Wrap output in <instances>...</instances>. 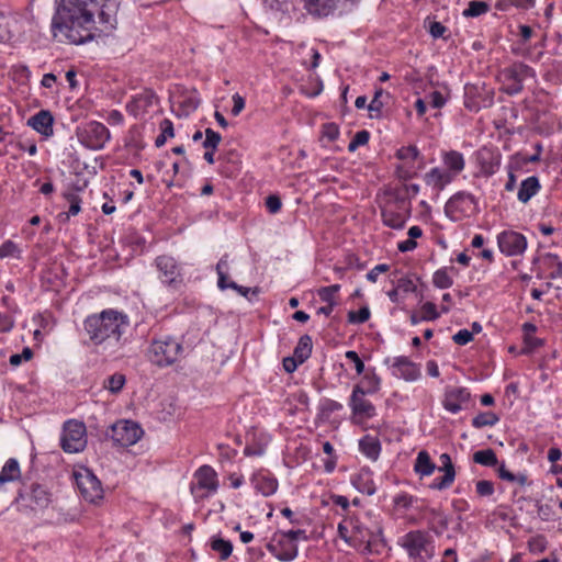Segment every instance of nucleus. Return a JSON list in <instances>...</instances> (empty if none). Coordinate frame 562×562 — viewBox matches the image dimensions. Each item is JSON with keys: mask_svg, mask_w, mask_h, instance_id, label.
Wrapping results in <instances>:
<instances>
[{"mask_svg": "<svg viewBox=\"0 0 562 562\" xmlns=\"http://www.w3.org/2000/svg\"><path fill=\"white\" fill-rule=\"evenodd\" d=\"M360 0H304V9L314 18L323 19L333 15L337 9L340 14L350 11Z\"/></svg>", "mask_w": 562, "mask_h": 562, "instance_id": "obj_7", "label": "nucleus"}, {"mask_svg": "<svg viewBox=\"0 0 562 562\" xmlns=\"http://www.w3.org/2000/svg\"><path fill=\"white\" fill-rule=\"evenodd\" d=\"M13 37L12 31L9 29V21L1 15L0 16V42H9Z\"/></svg>", "mask_w": 562, "mask_h": 562, "instance_id": "obj_64", "label": "nucleus"}, {"mask_svg": "<svg viewBox=\"0 0 562 562\" xmlns=\"http://www.w3.org/2000/svg\"><path fill=\"white\" fill-rule=\"evenodd\" d=\"M395 210L391 207H383L381 210L382 222L385 226L393 229H402L405 226L411 211L409 209H406V202L403 196L395 198Z\"/></svg>", "mask_w": 562, "mask_h": 562, "instance_id": "obj_13", "label": "nucleus"}, {"mask_svg": "<svg viewBox=\"0 0 562 562\" xmlns=\"http://www.w3.org/2000/svg\"><path fill=\"white\" fill-rule=\"evenodd\" d=\"M456 477H453L450 473L443 474L441 477L435 479L432 483L429 485L431 490H447L451 486Z\"/></svg>", "mask_w": 562, "mask_h": 562, "instance_id": "obj_53", "label": "nucleus"}, {"mask_svg": "<svg viewBox=\"0 0 562 562\" xmlns=\"http://www.w3.org/2000/svg\"><path fill=\"white\" fill-rule=\"evenodd\" d=\"M469 212L471 214H477L480 209L477 199L467 191L454 193L445 204V214L452 221H456V213L467 215Z\"/></svg>", "mask_w": 562, "mask_h": 562, "instance_id": "obj_10", "label": "nucleus"}, {"mask_svg": "<svg viewBox=\"0 0 562 562\" xmlns=\"http://www.w3.org/2000/svg\"><path fill=\"white\" fill-rule=\"evenodd\" d=\"M63 196L65 200L69 202V210L68 212H63L58 215V218L60 222H67L69 221L70 216H75L79 214L81 211V199L80 196L75 193L74 191H66L63 193Z\"/></svg>", "mask_w": 562, "mask_h": 562, "instance_id": "obj_30", "label": "nucleus"}, {"mask_svg": "<svg viewBox=\"0 0 562 562\" xmlns=\"http://www.w3.org/2000/svg\"><path fill=\"white\" fill-rule=\"evenodd\" d=\"M194 477L196 480V486L209 492H216L218 487L217 474L214 469L210 465L200 467Z\"/></svg>", "mask_w": 562, "mask_h": 562, "instance_id": "obj_20", "label": "nucleus"}, {"mask_svg": "<svg viewBox=\"0 0 562 562\" xmlns=\"http://www.w3.org/2000/svg\"><path fill=\"white\" fill-rule=\"evenodd\" d=\"M211 548L213 551L220 554L222 561L227 560L233 552V543L220 536L212 537Z\"/></svg>", "mask_w": 562, "mask_h": 562, "instance_id": "obj_34", "label": "nucleus"}, {"mask_svg": "<svg viewBox=\"0 0 562 562\" xmlns=\"http://www.w3.org/2000/svg\"><path fill=\"white\" fill-rule=\"evenodd\" d=\"M359 450L370 460L376 461L381 453V442L376 437L366 435L359 440Z\"/></svg>", "mask_w": 562, "mask_h": 562, "instance_id": "obj_25", "label": "nucleus"}, {"mask_svg": "<svg viewBox=\"0 0 562 562\" xmlns=\"http://www.w3.org/2000/svg\"><path fill=\"white\" fill-rule=\"evenodd\" d=\"M499 422V417L493 412H483L477 414L472 419V426L474 428H483L485 426H494Z\"/></svg>", "mask_w": 562, "mask_h": 562, "instance_id": "obj_38", "label": "nucleus"}, {"mask_svg": "<svg viewBox=\"0 0 562 562\" xmlns=\"http://www.w3.org/2000/svg\"><path fill=\"white\" fill-rule=\"evenodd\" d=\"M403 547L414 562H429L434 555V546L423 531H411L405 535Z\"/></svg>", "mask_w": 562, "mask_h": 562, "instance_id": "obj_5", "label": "nucleus"}, {"mask_svg": "<svg viewBox=\"0 0 562 562\" xmlns=\"http://www.w3.org/2000/svg\"><path fill=\"white\" fill-rule=\"evenodd\" d=\"M322 135L329 142H334L339 136V128L335 123H326L323 125Z\"/></svg>", "mask_w": 562, "mask_h": 562, "instance_id": "obj_61", "label": "nucleus"}, {"mask_svg": "<svg viewBox=\"0 0 562 562\" xmlns=\"http://www.w3.org/2000/svg\"><path fill=\"white\" fill-rule=\"evenodd\" d=\"M398 160H419L423 159L419 149L415 145L403 146L395 153Z\"/></svg>", "mask_w": 562, "mask_h": 562, "instance_id": "obj_43", "label": "nucleus"}, {"mask_svg": "<svg viewBox=\"0 0 562 562\" xmlns=\"http://www.w3.org/2000/svg\"><path fill=\"white\" fill-rule=\"evenodd\" d=\"M415 501L416 497L408 495L406 493H401L394 497L393 502L395 506L408 509Z\"/></svg>", "mask_w": 562, "mask_h": 562, "instance_id": "obj_62", "label": "nucleus"}, {"mask_svg": "<svg viewBox=\"0 0 562 562\" xmlns=\"http://www.w3.org/2000/svg\"><path fill=\"white\" fill-rule=\"evenodd\" d=\"M484 86L479 87L477 85H465L464 87V106L472 111L477 112L482 108L492 105L493 95L483 97Z\"/></svg>", "mask_w": 562, "mask_h": 562, "instance_id": "obj_15", "label": "nucleus"}, {"mask_svg": "<svg viewBox=\"0 0 562 562\" xmlns=\"http://www.w3.org/2000/svg\"><path fill=\"white\" fill-rule=\"evenodd\" d=\"M439 460L441 463L439 470L442 471L445 474L450 473L453 477H456V469L452 463L451 457L448 453H442Z\"/></svg>", "mask_w": 562, "mask_h": 562, "instance_id": "obj_59", "label": "nucleus"}, {"mask_svg": "<svg viewBox=\"0 0 562 562\" xmlns=\"http://www.w3.org/2000/svg\"><path fill=\"white\" fill-rule=\"evenodd\" d=\"M454 344L465 346L473 340V333L468 329H460L452 336Z\"/></svg>", "mask_w": 562, "mask_h": 562, "instance_id": "obj_58", "label": "nucleus"}, {"mask_svg": "<svg viewBox=\"0 0 562 562\" xmlns=\"http://www.w3.org/2000/svg\"><path fill=\"white\" fill-rule=\"evenodd\" d=\"M77 135L80 143L91 150L102 149L111 136L109 128L98 121L88 122Z\"/></svg>", "mask_w": 562, "mask_h": 562, "instance_id": "obj_8", "label": "nucleus"}, {"mask_svg": "<svg viewBox=\"0 0 562 562\" xmlns=\"http://www.w3.org/2000/svg\"><path fill=\"white\" fill-rule=\"evenodd\" d=\"M340 290L339 284H333L328 286H323L317 290V295L323 302H326L327 304L336 305V301L334 299V295Z\"/></svg>", "mask_w": 562, "mask_h": 562, "instance_id": "obj_46", "label": "nucleus"}, {"mask_svg": "<svg viewBox=\"0 0 562 562\" xmlns=\"http://www.w3.org/2000/svg\"><path fill=\"white\" fill-rule=\"evenodd\" d=\"M351 482L355 488L362 494L373 495L375 493V485L370 470L362 469L352 477Z\"/></svg>", "mask_w": 562, "mask_h": 562, "instance_id": "obj_24", "label": "nucleus"}, {"mask_svg": "<svg viewBox=\"0 0 562 562\" xmlns=\"http://www.w3.org/2000/svg\"><path fill=\"white\" fill-rule=\"evenodd\" d=\"M125 383V375L123 373L116 372L104 380L103 387L109 390L113 394H117L122 391Z\"/></svg>", "mask_w": 562, "mask_h": 562, "instance_id": "obj_36", "label": "nucleus"}, {"mask_svg": "<svg viewBox=\"0 0 562 562\" xmlns=\"http://www.w3.org/2000/svg\"><path fill=\"white\" fill-rule=\"evenodd\" d=\"M266 207L271 214H277L281 207V198L278 194H270L266 198Z\"/></svg>", "mask_w": 562, "mask_h": 562, "instance_id": "obj_57", "label": "nucleus"}, {"mask_svg": "<svg viewBox=\"0 0 562 562\" xmlns=\"http://www.w3.org/2000/svg\"><path fill=\"white\" fill-rule=\"evenodd\" d=\"M204 134H205V139L202 144L203 147L205 149H212V151H215L222 140L221 134L210 127H207L205 130Z\"/></svg>", "mask_w": 562, "mask_h": 562, "instance_id": "obj_47", "label": "nucleus"}, {"mask_svg": "<svg viewBox=\"0 0 562 562\" xmlns=\"http://www.w3.org/2000/svg\"><path fill=\"white\" fill-rule=\"evenodd\" d=\"M442 161L453 175H459L465 167L463 155L457 150L445 151Z\"/></svg>", "mask_w": 562, "mask_h": 562, "instance_id": "obj_27", "label": "nucleus"}, {"mask_svg": "<svg viewBox=\"0 0 562 562\" xmlns=\"http://www.w3.org/2000/svg\"><path fill=\"white\" fill-rule=\"evenodd\" d=\"M497 245L502 254L515 257L524 254L527 248V239L518 232L504 231L497 236Z\"/></svg>", "mask_w": 562, "mask_h": 562, "instance_id": "obj_12", "label": "nucleus"}, {"mask_svg": "<svg viewBox=\"0 0 562 562\" xmlns=\"http://www.w3.org/2000/svg\"><path fill=\"white\" fill-rule=\"evenodd\" d=\"M490 7L484 1H470L468 8L463 11V15L467 18H476L488 11Z\"/></svg>", "mask_w": 562, "mask_h": 562, "instance_id": "obj_42", "label": "nucleus"}, {"mask_svg": "<svg viewBox=\"0 0 562 562\" xmlns=\"http://www.w3.org/2000/svg\"><path fill=\"white\" fill-rule=\"evenodd\" d=\"M544 261L552 269L550 272L551 279H557L562 277V261L559 259L558 255L548 252L544 255Z\"/></svg>", "mask_w": 562, "mask_h": 562, "instance_id": "obj_44", "label": "nucleus"}, {"mask_svg": "<svg viewBox=\"0 0 562 562\" xmlns=\"http://www.w3.org/2000/svg\"><path fill=\"white\" fill-rule=\"evenodd\" d=\"M128 326V316L113 308L89 315L83 321V329L89 336L90 342L95 346L111 340L120 342Z\"/></svg>", "mask_w": 562, "mask_h": 562, "instance_id": "obj_2", "label": "nucleus"}, {"mask_svg": "<svg viewBox=\"0 0 562 562\" xmlns=\"http://www.w3.org/2000/svg\"><path fill=\"white\" fill-rule=\"evenodd\" d=\"M20 250L15 243L12 240H5L0 246V258H7V257H19Z\"/></svg>", "mask_w": 562, "mask_h": 562, "instance_id": "obj_55", "label": "nucleus"}, {"mask_svg": "<svg viewBox=\"0 0 562 562\" xmlns=\"http://www.w3.org/2000/svg\"><path fill=\"white\" fill-rule=\"evenodd\" d=\"M423 315L420 316L422 321H436L439 318L440 314L437 311V306L432 302H426L422 306Z\"/></svg>", "mask_w": 562, "mask_h": 562, "instance_id": "obj_50", "label": "nucleus"}, {"mask_svg": "<svg viewBox=\"0 0 562 562\" xmlns=\"http://www.w3.org/2000/svg\"><path fill=\"white\" fill-rule=\"evenodd\" d=\"M86 426L82 422L70 419L64 424L60 447L66 453L81 452L87 446Z\"/></svg>", "mask_w": 562, "mask_h": 562, "instance_id": "obj_4", "label": "nucleus"}, {"mask_svg": "<svg viewBox=\"0 0 562 562\" xmlns=\"http://www.w3.org/2000/svg\"><path fill=\"white\" fill-rule=\"evenodd\" d=\"M228 255L225 254L221 257L218 262L216 263V273H217V286L224 291L226 289L239 290L238 284L235 281H228Z\"/></svg>", "mask_w": 562, "mask_h": 562, "instance_id": "obj_22", "label": "nucleus"}, {"mask_svg": "<svg viewBox=\"0 0 562 562\" xmlns=\"http://www.w3.org/2000/svg\"><path fill=\"white\" fill-rule=\"evenodd\" d=\"M536 506L538 509V516L543 521H549L552 519L554 514L553 507L549 504H541L539 501L536 502Z\"/></svg>", "mask_w": 562, "mask_h": 562, "instance_id": "obj_60", "label": "nucleus"}, {"mask_svg": "<svg viewBox=\"0 0 562 562\" xmlns=\"http://www.w3.org/2000/svg\"><path fill=\"white\" fill-rule=\"evenodd\" d=\"M473 461L477 464L494 468L498 464L495 451L491 448L477 450L473 453Z\"/></svg>", "mask_w": 562, "mask_h": 562, "instance_id": "obj_35", "label": "nucleus"}, {"mask_svg": "<svg viewBox=\"0 0 562 562\" xmlns=\"http://www.w3.org/2000/svg\"><path fill=\"white\" fill-rule=\"evenodd\" d=\"M119 8V0H56L52 32L69 43L85 44L116 29Z\"/></svg>", "mask_w": 562, "mask_h": 562, "instance_id": "obj_1", "label": "nucleus"}, {"mask_svg": "<svg viewBox=\"0 0 562 562\" xmlns=\"http://www.w3.org/2000/svg\"><path fill=\"white\" fill-rule=\"evenodd\" d=\"M155 263L159 271V279L164 284L172 289H178L182 284L181 267L173 257L158 256Z\"/></svg>", "mask_w": 562, "mask_h": 562, "instance_id": "obj_11", "label": "nucleus"}, {"mask_svg": "<svg viewBox=\"0 0 562 562\" xmlns=\"http://www.w3.org/2000/svg\"><path fill=\"white\" fill-rule=\"evenodd\" d=\"M21 471L16 459H9L0 472V486L8 482H13L20 479Z\"/></svg>", "mask_w": 562, "mask_h": 562, "instance_id": "obj_31", "label": "nucleus"}, {"mask_svg": "<svg viewBox=\"0 0 562 562\" xmlns=\"http://www.w3.org/2000/svg\"><path fill=\"white\" fill-rule=\"evenodd\" d=\"M370 139V133L367 131V130H361V131H358L353 138L351 139V142L349 143L348 145V150L350 153H353L356 151V149L359 147V146H363L366 145Z\"/></svg>", "mask_w": 562, "mask_h": 562, "instance_id": "obj_49", "label": "nucleus"}, {"mask_svg": "<svg viewBox=\"0 0 562 562\" xmlns=\"http://www.w3.org/2000/svg\"><path fill=\"white\" fill-rule=\"evenodd\" d=\"M541 189L538 177L531 176L522 180L517 193V199L521 203H528Z\"/></svg>", "mask_w": 562, "mask_h": 562, "instance_id": "obj_23", "label": "nucleus"}, {"mask_svg": "<svg viewBox=\"0 0 562 562\" xmlns=\"http://www.w3.org/2000/svg\"><path fill=\"white\" fill-rule=\"evenodd\" d=\"M54 116L48 110H41L34 115H32L27 125L31 126L34 131L40 133L45 137H50L54 134L53 130Z\"/></svg>", "mask_w": 562, "mask_h": 562, "instance_id": "obj_19", "label": "nucleus"}, {"mask_svg": "<svg viewBox=\"0 0 562 562\" xmlns=\"http://www.w3.org/2000/svg\"><path fill=\"white\" fill-rule=\"evenodd\" d=\"M528 548L531 553H541L547 548V540L541 535L536 536L528 541Z\"/></svg>", "mask_w": 562, "mask_h": 562, "instance_id": "obj_54", "label": "nucleus"}, {"mask_svg": "<svg viewBox=\"0 0 562 562\" xmlns=\"http://www.w3.org/2000/svg\"><path fill=\"white\" fill-rule=\"evenodd\" d=\"M30 499L34 504V506L31 507L32 509H44L50 503V494L44 486L33 484L30 493Z\"/></svg>", "mask_w": 562, "mask_h": 562, "instance_id": "obj_28", "label": "nucleus"}, {"mask_svg": "<svg viewBox=\"0 0 562 562\" xmlns=\"http://www.w3.org/2000/svg\"><path fill=\"white\" fill-rule=\"evenodd\" d=\"M476 493L481 497H487L494 494V483L487 480L477 481L475 484Z\"/></svg>", "mask_w": 562, "mask_h": 562, "instance_id": "obj_52", "label": "nucleus"}, {"mask_svg": "<svg viewBox=\"0 0 562 562\" xmlns=\"http://www.w3.org/2000/svg\"><path fill=\"white\" fill-rule=\"evenodd\" d=\"M435 469L436 464L431 461L429 453L426 450L419 451L415 460L414 471L420 476H428L434 473Z\"/></svg>", "mask_w": 562, "mask_h": 562, "instance_id": "obj_29", "label": "nucleus"}, {"mask_svg": "<svg viewBox=\"0 0 562 562\" xmlns=\"http://www.w3.org/2000/svg\"><path fill=\"white\" fill-rule=\"evenodd\" d=\"M503 76L506 81H518L522 83L526 78L535 77L536 72L530 66L521 61H516L503 70Z\"/></svg>", "mask_w": 562, "mask_h": 562, "instance_id": "obj_21", "label": "nucleus"}, {"mask_svg": "<svg viewBox=\"0 0 562 562\" xmlns=\"http://www.w3.org/2000/svg\"><path fill=\"white\" fill-rule=\"evenodd\" d=\"M432 283L438 289H449L453 279L448 274V268L438 269L432 276Z\"/></svg>", "mask_w": 562, "mask_h": 562, "instance_id": "obj_41", "label": "nucleus"}, {"mask_svg": "<svg viewBox=\"0 0 562 562\" xmlns=\"http://www.w3.org/2000/svg\"><path fill=\"white\" fill-rule=\"evenodd\" d=\"M363 376L358 385H363V392L367 395L375 394L381 389V379L375 373V369L371 368L362 373Z\"/></svg>", "mask_w": 562, "mask_h": 562, "instance_id": "obj_26", "label": "nucleus"}, {"mask_svg": "<svg viewBox=\"0 0 562 562\" xmlns=\"http://www.w3.org/2000/svg\"><path fill=\"white\" fill-rule=\"evenodd\" d=\"M501 158L502 155L498 150H493L486 147L481 148L476 153L480 170L485 177L493 176L499 169Z\"/></svg>", "mask_w": 562, "mask_h": 562, "instance_id": "obj_17", "label": "nucleus"}, {"mask_svg": "<svg viewBox=\"0 0 562 562\" xmlns=\"http://www.w3.org/2000/svg\"><path fill=\"white\" fill-rule=\"evenodd\" d=\"M263 5L274 12H286L288 2L285 0H262Z\"/></svg>", "mask_w": 562, "mask_h": 562, "instance_id": "obj_63", "label": "nucleus"}, {"mask_svg": "<svg viewBox=\"0 0 562 562\" xmlns=\"http://www.w3.org/2000/svg\"><path fill=\"white\" fill-rule=\"evenodd\" d=\"M313 341L312 337L307 334L300 337L296 347L294 348L293 356L299 359V362H305L312 353Z\"/></svg>", "mask_w": 562, "mask_h": 562, "instance_id": "obj_33", "label": "nucleus"}, {"mask_svg": "<svg viewBox=\"0 0 562 562\" xmlns=\"http://www.w3.org/2000/svg\"><path fill=\"white\" fill-rule=\"evenodd\" d=\"M33 357V351L31 348H23L21 353H13L10 356L9 362L13 367L20 366L23 361H29Z\"/></svg>", "mask_w": 562, "mask_h": 562, "instance_id": "obj_51", "label": "nucleus"}, {"mask_svg": "<svg viewBox=\"0 0 562 562\" xmlns=\"http://www.w3.org/2000/svg\"><path fill=\"white\" fill-rule=\"evenodd\" d=\"M280 552L277 554V559L282 562H289L297 557V546L294 543H284L282 540L279 541Z\"/></svg>", "mask_w": 562, "mask_h": 562, "instance_id": "obj_40", "label": "nucleus"}, {"mask_svg": "<svg viewBox=\"0 0 562 562\" xmlns=\"http://www.w3.org/2000/svg\"><path fill=\"white\" fill-rule=\"evenodd\" d=\"M370 308L366 305L358 311H350L348 313V322L350 324H363L370 318Z\"/></svg>", "mask_w": 562, "mask_h": 562, "instance_id": "obj_48", "label": "nucleus"}, {"mask_svg": "<svg viewBox=\"0 0 562 562\" xmlns=\"http://www.w3.org/2000/svg\"><path fill=\"white\" fill-rule=\"evenodd\" d=\"M255 488L263 496H270L278 488V481L274 477L257 475L254 477Z\"/></svg>", "mask_w": 562, "mask_h": 562, "instance_id": "obj_32", "label": "nucleus"}, {"mask_svg": "<svg viewBox=\"0 0 562 562\" xmlns=\"http://www.w3.org/2000/svg\"><path fill=\"white\" fill-rule=\"evenodd\" d=\"M182 352L181 342L173 337L166 336L151 341L148 348V359L158 367H168L175 363Z\"/></svg>", "mask_w": 562, "mask_h": 562, "instance_id": "obj_3", "label": "nucleus"}, {"mask_svg": "<svg viewBox=\"0 0 562 562\" xmlns=\"http://www.w3.org/2000/svg\"><path fill=\"white\" fill-rule=\"evenodd\" d=\"M498 477L508 481V482H517L519 485L524 486L530 484L528 481V476L524 473L514 474L509 470L506 469L505 464L502 463L497 469Z\"/></svg>", "mask_w": 562, "mask_h": 562, "instance_id": "obj_37", "label": "nucleus"}, {"mask_svg": "<svg viewBox=\"0 0 562 562\" xmlns=\"http://www.w3.org/2000/svg\"><path fill=\"white\" fill-rule=\"evenodd\" d=\"M143 434L144 431L137 423L133 420H119L110 427L106 436L117 446L130 447L135 445Z\"/></svg>", "mask_w": 562, "mask_h": 562, "instance_id": "obj_6", "label": "nucleus"}, {"mask_svg": "<svg viewBox=\"0 0 562 562\" xmlns=\"http://www.w3.org/2000/svg\"><path fill=\"white\" fill-rule=\"evenodd\" d=\"M392 367L396 370L393 374L397 378H402L407 382L416 381L420 378L419 364L411 361L405 356L395 357L393 359Z\"/></svg>", "mask_w": 562, "mask_h": 562, "instance_id": "obj_18", "label": "nucleus"}, {"mask_svg": "<svg viewBox=\"0 0 562 562\" xmlns=\"http://www.w3.org/2000/svg\"><path fill=\"white\" fill-rule=\"evenodd\" d=\"M441 179V169L438 167L431 168L424 176L425 183L427 186L434 187L435 189H437L438 192L442 191Z\"/></svg>", "mask_w": 562, "mask_h": 562, "instance_id": "obj_45", "label": "nucleus"}, {"mask_svg": "<svg viewBox=\"0 0 562 562\" xmlns=\"http://www.w3.org/2000/svg\"><path fill=\"white\" fill-rule=\"evenodd\" d=\"M470 398L471 393L467 387H450L445 392L442 405L448 412L458 414L462 409V405L467 404Z\"/></svg>", "mask_w": 562, "mask_h": 562, "instance_id": "obj_16", "label": "nucleus"}, {"mask_svg": "<svg viewBox=\"0 0 562 562\" xmlns=\"http://www.w3.org/2000/svg\"><path fill=\"white\" fill-rule=\"evenodd\" d=\"M345 357L351 362H353L357 374L360 375L364 372V362L361 360L357 351L348 350L346 351Z\"/></svg>", "mask_w": 562, "mask_h": 562, "instance_id": "obj_56", "label": "nucleus"}, {"mask_svg": "<svg viewBox=\"0 0 562 562\" xmlns=\"http://www.w3.org/2000/svg\"><path fill=\"white\" fill-rule=\"evenodd\" d=\"M74 477L82 497L90 503H98L103 498V488L100 480L88 468L74 472Z\"/></svg>", "mask_w": 562, "mask_h": 562, "instance_id": "obj_9", "label": "nucleus"}, {"mask_svg": "<svg viewBox=\"0 0 562 562\" xmlns=\"http://www.w3.org/2000/svg\"><path fill=\"white\" fill-rule=\"evenodd\" d=\"M319 417L328 419L334 412L342 409V405L339 402L324 397L319 402Z\"/></svg>", "mask_w": 562, "mask_h": 562, "instance_id": "obj_39", "label": "nucleus"}, {"mask_svg": "<svg viewBox=\"0 0 562 562\" xmlns=\"http://www.w3.org/2000/svg\"><path fill=\"white\" fill-rule=\"evenodd\" d=\"M366 395L363 385H355L349 400V406L355 416L369 419L375 416L376 409L370 401L364 398Z\"/></svg>", "mask_w": 562, "mask_h": 562, "instance_id": "obj_14", "label": "nucleus"}]
</instances>
